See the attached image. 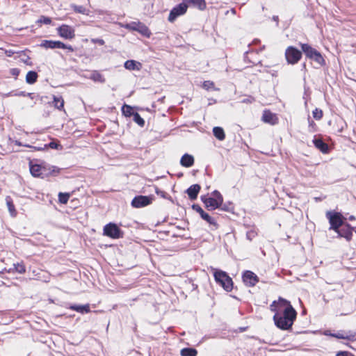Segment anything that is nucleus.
Instances as JSON below:
<instances>
[{
    "mask_svg": "<svg viewBox=\"0 0 356 356\" xmlns=\"http://www.w3.org/2000/svg\"><path fill=\"white\" fill-rule=\"evenodd\" d=\"M270 310L273 312V321L275 325L282 330L291 329L297 316V312L290 302L280 298L277 301H273L270 305Z\"/></svg>",
    "mask_w": 356,
    "mask_h": 356,
    "instance_id": "f257e3e1",
    "label": "nucleus"
},
{
    "mask_svg": "<svg viewBox=\"0 0 356 356\" xmlns=\"http://www.w3.org/2000/svg\"><path fill=\"white\" fill-rule=\"evenodd\" d=\"M213 276L216 282L225 291H231L232 290L233 281L226 272L214 269Z\"/></svg>",
    "mask_w": 356,
    "mask_h": 356,
    "instance_id": "f03ea898",
    "label": "nucleus"
},
{
    "mask_svg": "<svg viewBox=\"0 0 356 356\" xmlns=\"http://www.w3.org/2000/svg\"><path fill=\"white\" fill-rule=\"evenodd\" d=\"M201 199L206 208L209 210H214L219 208L223 202V197L218 191H214L212 193V197H207L202 196Z\"/></svg>",
    "mask_w": 356,
    "mask_h": 356,
    "instance_id": "7ed1b4c3",
    "label": "nucleus"
},
{
    "mask_svg": "<svg viewBox=\"0 0 356 356\" xmlns=\"http://www.w3.org/2000/svg\"><path fill=\"white\" fill-rule=\"evenodd\" d=\"M325 216L330 225L329 229H332L335 232L344 224V217L339 212L327 211L325 213Z\"/></svg>",
    "mask_w": 356,
    "mask_h": 356,
    "instance_id": "20e7f679",
    "label": "nucleus"
},
{
    "mask_svg": "<svg viewBox=\"0 0 356 356\" xmlns=\"http://www.w3.org/2000/svg\"><path fill=\"white\" fill-rule=\"evenodd\" d=\"M103 234L113 239L123 238L124 232L113 222L106 224L103 229Z\"/></svg>",
    "mask_w": 356,
    "mask_h": 356,
    "instance_id": "39448f33",
    "label": "nucleus"
},
{
    "mask_svg": "<svg viewBox=\"0 0 356 356\" xmlns=\"http://www.w3.org/2000/svg\"><path fill=\"white\" fill-rule=\"evenodd\" d=\"M285 57L289 64L294 65L302 58V52L298 49L290 46L285 51Z\"/></svg>",
    "mask_w": 356,
    "mask_h": 356,
    "instance_id": "423d86ee",
    "label": "nucleus"
},
{
    "mask_svg": "<svg viewBox=\"0 0 356 356\" xmlns=\"http://www.w3.org/2000/svg\"><path fill=\"white\" fill-rule=\"evenodd\" d=\"M58 32L59 35L67 40H72L74 38V29L71 26L66 24H63L62 26L58 28Z\"/></svg>",
    "mask_w": 356,
    "mask_h": 356,
    "instance_id": "0eeeda50",
    "label": "nucleus"
},
{
    "mask_svg": "<svg viewBox=\"0 0 356 356\" xmlns=\"http://www.w3.org/2000/svg\"><path fill=\"white\" fill-rule=\"evenodd\" d=\"M193 209L200 215L202 219L206 220L208 223H209L210 225L212 226V229H216L218 228V224L216 223L214 218H213L208 213L204 212V210L198 204H193Z\"/></svg>",
    "mask_w": 356,
    "mask_h": 356,
    "instance_id": "6e6552de",
    "label": "nucleus"
},
{
    "mask_svg": "<svg viewBox=\"0 0 356 356\" xmlns=\"http://www.w3.org/2000/svg\"><path fill=\"white\" fill-rule=\"evenodd\" d=\"M187 8V5L184 1L175 6L170 13L169 21H174L177 17L184 15L186 12Z\"/></svg>",
    "mask_w": 356,
    "mask_h": 356,
    "instance_id": "1a4fd4ad",
    "label": "nucleus"
},
{
    "mask_svg": "<svg viewBox=\"0 0 356 356\" xmlns=\"http://www.w3.org/2000/svg\"><path fill=\"white\" fill-rule=\"evenodd\" d=\"M353 227L349 224H343L338 230L335 232L338 234L339 237H343L346 239L347 241H350L353 236Z\"/></svg>",
    "mask_w": 356,
    "mask_h": 356,
    "instance_id": "9d476101",
    "label": "nucleus"
},
{
    "mask_svg": "<svg viewBox=\"0 0 356 356\" xmlns=\"http://www.w3.org/2000/svg\"><path fill=\"white\" fill-rule=\"evenodd\" d=\"M243 281L248 286H254L259 282L257 275L250 270H246L243 275Z\"/></svg>",
    "mask_w": 356,
    "mask_h": 356,
    "instance_id": "9b49d317",
    "label": "nucleus"
},
{
    "mask_svg": "<svg viewBox=\"0 0 356 356\" xmlns=\"http://www.w3.org/2000/svg\"><path fill=\"white\" fill-rule=\"evenodd\" d=\"M124 27L128 29L137 31L141 35L149 37L151 32L149 29L144 24H125Z\"/></svg>",
    "mask_w": 356,
    "mask_h": 356,
    "instance_id": "f8f14e48",
    "label": "nucleus"
},
{
    "mask_svg": "<svg viewBox=\"0 0 356 356\" xmlns=\"http://www.w3.org/2000/svg\"><path fill=\"white\" fill-rule=\"evenodd\" d=\"M152 202L151 197L148 196L139 195L135 197L131 202V205L135 208H141L149 205Z\"/></svg>",
    "mask_w": 356,
    "mask_h": 356,
    "instance_id": "ddd939ff",
    "label": "nucleus"
},
{
    "mask_svg": "<svg viewBox=\"0 0 356 356\" xmlns=\"http://www.w3.org/2000/svg\"><path fill=\"white\" fill-rule=\"evenodd\" d=\"M67 49L69 51L73 52L74 49L71 45H67L62 42L60 41H54V40H46V49Z\"/></svg>",
    "mask_w": 356,
    "mask_h": 356,
    "instance_id": "4468645a",
    "label": "nucleus"
},
{
    "mask_svg": "<svg viewBox=\"0 0 356 356\" xmlns=\"http://www.w3.org/2000/svg\"><path fill=\"white\" fill-rule=\"evenodd\" d=\"M262 120L270 124H275L277 122L276 115L270 111H264L262 115Z\"/></svg>",
    "mask_w": 356,
    "mask_h": 356,
    "instance_id": "2eb2a0df",
    "label": "nucleus"
},
{
    "mask_svg": "<svg viewBox=\"0 0 356 356\" xmlns=\"http://www.w3.org/2000/svg\"><path fill=\"white\" fill-rule=\"evenodd\" d=\"M186 5L188 6H193L199 8L200 10H204L206 8L205 0H183Z\"/></svg>",
    "mask_w": 356,
    "mask_h": 356,
    "instance_id": "dca6fc26",
    "label": "nucleus"
},
{
    "mask_svg": "<svg viewBox=\"0 0 356 356\" xmlns=\"http://www.w3.org/2000/svg\"><path fill=\"white\" fill-rule=\"evenodd\" d=\"M200 188H201L199 184H193L186 190V193L191 200H195L197 198Z\"/></svg>",
    "mask_w": 356,
    "mask_h": 356,
    "instance_id": "f3484780",
    "label": "nucleus"
},
{
    "mask_svg": "<svg viewBox=\"0 0 356 356\" xmlns=\"http://www.w3.org/2000/svg\"><path fill=\"white\" fill-rule=\"evenodd\" d=\"M44 168L38 164H34L33 161L30 162V172L33 177H40L43 173Z\"/></svg>",
    "mask_w": 356,
    "mask_h": 356,
    "instance_id": "a211bd4d",
    "label": "nucleus"
},
{
    "mask_svg": "<svg viewBox=\"0 0 356 356\" xmlns=\"http://www.w3.org/2000/svg\"><path fill=\"white\" fill-rule=\"evenodd\" d=\"M302 51L305 53L306 56L309 59H312V57L317 53V50L312 47L308 44H300Z\"/></svg>",
    "mask_w": 356,
    "mask_h": 356,
    "instance_id": "6ab92c4d",
    "label": "nucleus"
},
{
    "mask_svg": "<svg viewBox=\"0 0 356 356\" xmlns=\"http://www.w3.org/2000/svg\"><path fill=\"white\" fill-rule=\"evenodd\" d=\"M180 164L186 168L191 167L194 164V158L192 155L185 154L180 160Z\"/></svg>",
    "mask_w": 356,
    "mask_h": 356,
    "instance_id": "aec40b11",
    "label": "nucleus"
},
{
    "mask_svg": "<svg viewBox=\"0 0 356 356\" xmlns=\"http://www.w3.org/2000/svg\"><path fill=\"white\" fill-rule=\"evenodd\" d=\"M313 143L315 147L323 153H326L327 152L328 146L321 138H314L313 140Z\"/></svg>",
    "mask_w": 356,
    "mask_h": 356,
    "instance_id": "412c9836",
    "label": "nucleus"
},
{
    "mask_svg": "<svg viewBox=\"0 0 356 356\" xmlns=\"http://www.w3.org/2000/svg\"><path fill=\"white\" fill-rule=\"evenodd\" d=\"M69 309L81 314L88 313L90 311L88 304L84 305H72L69 307Z\"/></svg>",
    "mask_w": 356,
    "mask_h": 356,
    "instance_id": "4be33fe9",
    "label": "nucleus"
},
{
    "mask_svg": "<svg viewBox=\"0 0 356 356\" xmlns=\"http://www.w3.org/2000/svg\"><path fill=\"white\" fill-rule=\"evenodd\" d=\"M141 64L134 60H128L124 63V67L129 70H139Z\"/></svg>",
    "mask_w": 356,
    "mask_h": 356,
    "instance_id": "5701e85b",
    "label": "nucleus"
},
{
    "mask_svg": "<svg viewBox=\"0 0 356 356\" xmlns=\"http://www.w3.org/2000/svg\"><path fill=\"white\" fill-rule=\"evenodd\" d=\"M61 170V168L54 165L46 166V177H56L60 173Z\"/></svg>",
    "mask_w": 356,
    "mask_h": 356,
    "instance_id": "b1692460",
    "label": "nucleus"
},
{
    "mask_svg": "<svg viewBox=\"0 0 356 356\" xmlns=\"http://www.w3.org/2000/svg\"><path fill=\"white\" fill-rule=\"evenodd\" d=\"M52 104L58 110H63L64 106V100L61 96H53Z\"/></svg>",
    "mask_w": 356,
    "mask_h": 356,
    "instance_id": "393cba45",
    "label": "nucleus"
},
{
    "mask_svg": "<svg viewBox=\"0 0 356 356\" xmlns=\"http://www.w3.org/2000/svg\"><path fill=\"white\" fill-rule=\"evenodd\" d=\"M6 202L10 214L12 216H15L17 215V211L15 210V205L13 202L12 198L10 196H7L6 197Z\"/></svg>",
    "mask_w": 356,
    "mask_h": 356,
    "instance_id": "a878e982",
    "label": "nucleus"
},
{
    "mask_svg": "<svg viewBox=\"0 0 356 356\" xmlns=\"http://www.w3.org/2000/svg\"><path fill=\"white\" fill-rule=\"evenodd\" d=\"M89 78L95 82L104 83L105 78L104 76L97 71H94L91 73Z\"/></svg>",
    "mask_w": 356,
    "mask_h": 356,
    "instance_id": "bb28decb",
    "label": "nucleus"
},
{
    "mask_svg": "<svg viewBox=\"0 0 356 356\" xmlns=\"http://www.w3.org/2000/svg\"><path fill=\"white\" fill-rule=\"evenodd\" d=\"M213 133L214 136L220 140H222L225 138L224 130L221 127H215L213 129Z\"/></svg>",
    "mask_w": 356,
    "mask_h": 356,
    "instance_id": "cd10ccee",
    "label": "nucleus"
},
{
    "mask_svg": "<svg viewBox=\"0 0 356 356\" xmlns=\"http://www.w3.org/2000/svg\"><path fill=\"white\" fill-rule=\"evenodd\" d=\"M38 79V74L34 71H29L26 76V81L29 84L34 83Z\"/></svg>",
    "mask_w": 356,
    "mask_h": 356,
    "instance_id": "c85d7f7f",
    "label": "nucleus"
},
{
    "mask_svg": "<svg viewBox=\"0 0 356 356\" xmlns=\"http://www.w3.org/2000/svg\"><path fill=\"white\" fill-rule=\"evenodd\" d=\"M197 351L195 348H185L181 350V356H196Z\"/></svg>",
    "mask_w": 356,
    "mask_h": 356,
    "instance_id": "c756f323",
    "label": "nucleus"
},
{
    "mask_svg": "<svg viewBox=\"0 0 356 356\" xmlns=\"http://www.w3.org/2000/svg\"><path fill=\"white\" fill-rule=\"evenodd\" d=\"M311 60H314L321 66L325 65V59L319 51H317V53L312 57Z\"/></svg>",
    "mask_w": 356,
    "mask_h": 356,
    "instance_id": "7c9ffc66",
    "label": "nucleus"
},
{
    "mask_svg": "<svg viewBox=\"0 0 356 356\" xmlns=\"http://www.w3.org/2000/svg\"><path fill=\"white\" fill-rule=\"evenodd\" d=\"M202 88L207 90H213L215 91H219L220 89L218 88L215 87V84L211 81H205L202 83Z\"/></svg>",
    "mask_w": 356,
    "mask_h": 356,
    "instance_id": "2f4dec72",
    "label": "nucleus"
},
{
    "mask_svg": "<svg viewBox=\"0 0 356 356\" xmlns=\"http://www.w3.org/2000/svg\"><path fill=\"white\" fill-rule=\"evenodd\" d=\"M16 271L19 273H24L25 272V267L22 263H18L13 265V268H10L8 272Z\"/></svg>",
    "mask_w": 356,
    "mask_h": 356,
    "instance_id": "473e14b6",
    "label": "nucleus"
},
{
    "mask_svg": "<svg viewBox=\"0 0 356 356\" xmlns=\"http://www.w3.org/2000/svg\"><path fill=\"white\" fill-rule=\"evenodd\" d=\"M133 120L141 127L145 125V120L138 113H133Z\"/></svg>",
    "mask_w": 356,
    "mask_h": 356,
    "instance_id": "72a5a7b5",
    "label": "nucleus"
},
{
    "mask_svg": "<svg viewBox=\"0 0 356 356\" xmlns=\"http://www.w3.org/2000/svg\"><path fill=\"white\" fill-rule=\"evenodd\" d=\"M47 147H49V148L54 149H62V146L58 143V142L57 140H52L48 145L46 144V149Z\"/></svg>",
    "mask_w": 356,
    "mask_h": 356,
    "instance_id": "f704fd0d",
    "label": "nucleus"
},
{
    "mask_svg": "<svg viewBox=\"0 0 356 356\" xmlns=\"http://www.w3.org/2000/svg\"><path fill=\"white\" fill-rule=\"evenodd\" d=\"M69 198L70 195L68 193H59L58 194L59 202L62 204H66Z\"/></svg>",
    "mask_w": 356,
    "mask_h": 356,
    "instance_id": "c9c22d12",
    "label": "nucleus"
},
{
    "mask_svg": "<svg viewBox=\"0 0 356 356\" xmlns=\"http://www.w3.org/2000/svg\"><path fill=\"white\" fill-rule=\"evenodd\" d=\"M122 112L126 116H133V113H135L133 111L132 108L127 105H125L122 107Z\"/></svg>",
    "mask_w": 356,
    "mask_h": 356,
    "instance_id": "e433bc0d",
    "label": "nucleus"
},
{
    "mask_svg": "<svg viewBox=\"0 0 356 356\" xmlns=\"http://www.w3.org/2000/svg\"><path fill=\"white\" fill-rule=\"evenodd\" d=\"M332 336L335 337L337 339H348V340H355V335H345L343 334H336Z\"/></svg>",
    "mask_w": 356,
    "mask_h": 356,
    "instance_id": "4c0bfd02",
    "label": "nucleus"
},
{
    "mask_svg": "<svg viewBox=\"0 0 356 356\" xmlns=\"http://www.w3.org/2000/svg\"><path fill=\"white\" fill-rule=\"evenodd\" d=\"M19 58L23 63L27 65H31V62L29 61V57L26 56L24 52L22 51L19 54Z\"/></svg>",
    "mask_w": 356,
    "mask_h": 356,
    "instance_id": "58836bf2",
    "label": "nucleus"
},
{
    "mask_svg": "<svg viewBox=\"0 0 356 356\" xmlns=\"http://www.w3.org/2000/svg\"><path fill=\"white\" fill-rule=\"evenodd\" d=\"M312 114L313 117L317 120H321L323 117V111L322 110L318 108H316L315 110H314Z\"/></svg>",
    "mask_w": 356,
    "mask_h": 356,
    "instance_id": "ea45409f",
    "label": "nucleus"
},
{
    "mask_svg": "<svg viewBox=\"0 0 356 356\" xmlns=\"http://www.w3.org/2000/svg\"><path fill=\"white\" fill-rule=\"evenodd\" d=\"M73 8L74 11L79 13L84 14L86 11V9L82 6H73Z\"/></svg>",
    "mask_w": 356,
    "mask_h": 356,
    "instance_id": "a19ab883",
    "label": "nucleus"
},
{
    "mask_svg": "<svg viewBox=\"0 0 356 356\" xmlns=\"http://www.w3.org/2000/svg\"><path fill=\"white\" fill-rule=\"evenodd\" d=\"M257 235V233L254 230H250L246 234V237L248 240L251 241Z\"/></svg>",
    "mask_w": 356,
    "mask_h": 356,
    "instance_id": "79ce46f5",
    "label": "nucleus"
},
{
    "mask_svg": "<svg viewBox=\"0 0 356 356\" xmlns=\"http://www.w3.org/2000/svg\"><path fill=\"white\" fill-rule=\"evenodd\" d=\"M19 70L17 68H12L10 70V73L12 76H13L15 79L19 76Z\"/></svg>",
    "mask_w": 356,
    "mask_h": 356,
    "instance_id": "37998d69",
    "label": "nucleus"
},
{
    "mask_svg": "<svg viewBox=\"0 0 356 356\" xmlns=\"http://www.w3.org/2000/svg\"><path fill=\"white\" fill-rule=\"evenodd\" d=\"M254 102V98L251 96L241 100V102L244 103V104H252Z\"/></svg>",
    "mask_w": 356,
    "mask_h": 356,
    "instance_id": "c03bdc74",
    "label": "nucleus"
},
{
    "mask_svg": "<svg viewBox=\"0 0 356 356\" xmlns=\"http://www.w3.org/2000/svg\"><path fill=\"white\" fill-rule=\"evenodd\" d=\"M91 41L93 42V43H97L99 44V45H103L104 44V41L102 40V39H99V38H97V39H92Z\"/></svg>",
    "mask_w": 356,
    "mask_h": 356,
    "instance_id": "a18cd8bd",
    "label": "nucleus"
},
{
    "mask_svg": "<svg viewBox=\"0 0 356 356\" xmlns=\"http://www.w3.org/2000/svg\"><path fill=\"white\" fill-rule=\"evenodd\" d=\"M336 356H353L352 354L348 352H339Z\"/></svg>",
    "mask_w": 356,
    "mask_h": 356,
    "instance_id": "49530a36",
    "label": "nucleus"
},
{
    "mask_svg": "<svg viewBox=\"0 0 356 356\" xmlns=\"http://www.w3.org/2000/svg\"><path fill=\"white\" fill-rule=\"evenodd\" d=\"M308 122H309V126L310 127L314 128V127L316 126V124H315L313 120H311V118H310L309 116V118H308Z\"/></svg>",
    "mask_w": 356,
    "mask_h": 356,
    "instance_id": "de8ad7c7",
    "label": "nucleus"
},
{
    "mask_svg": "<svg viewBox=\"0 0 356 356\" xmlns=\"http://www.w3.org/2000/svg\"><path fill=\"white\" fill-rule=\"evenodd\" d=\"M15 52L14 51H12V50H6L5 51V54H6V56H13Z\"/></svg>",
    "mask_w": 356,
    "mask_h": 356,
    "instance_id": "09e8293b",
    "label": "nucleus"
},
{
    "mask_svg": "<svg viewBox=\"0 0 356 356\" xmlns=\"http://www.w3.org/2000/svg\"><path fill=\"white\" fill-rule=\"evenodd\" d=\"M229 13H231L232 15H234L235 14V10L234 9H231L230 10H227V14H229Z\"/></svg>",
    "mask_w": 356,
    "mask_h": 356,
    "instance_id": "8fccbe9b",
    "label": "nucleus"
},
{
    "mask_svg": "<svg viewBox=\"0 0 356 356\" xmlns=\"http://www.w3.org/2000/svg\"><path fill=\"white\" fill-rule=\"evenodd\" d=\"M273 21H278V17L277 16H273Z\"/></svg>",
    "mask_w": 356,
    "mask_h": 356,
    "instance_id": "3c124183",
    "label": "nucleus"
},
{
    "mask_svg": "<svg viewBox=\"0 0 356 356\" xmlns=\"http://www.w3.org/2000/svg\"><path fill=\"white\" fill-rule=\"evenodd\" d=\"M350 220H354L355 219L354 216H350L348 218Z\"/></svg>",
    "mask_w": 356,
    "mask_h": 356,
    "instance_id": "603ef678",
    "label": "nucleus"
},
{
    "mask_svg": "<svg viewBox=\"0 0 356 356\" xmlns=\"http://www.w3.org/2000/svg\"><path fill=\"white\" fill-rule=\"evenodd\" d=\"M46 22H51V19L48 17H46Z\"/></svg>",
    "mask_w": 356,
    "mask_h": 356,
    "instance_id": "864d4df0",
    "label": "nucleus"
},
{
    "mask_svg": "<svg viewBox=\"0 0 356 356\" xmlns=\"http://www.w3.org/2000/svg\"><path fill=\"white\" fill-rule=\"evenodd\" d=\"M353 230L356 233V227H353Z\"/></svg>",
    "mask_w": 356,
    "mask_h": 356,
    "instance_id": "5fc2aeb1",
    "label": "nucleus"
},
{
    "mask_svg": "<svg viewBox=\"0 0 356 356\" xmlns=\"http://www.w3.org/2000/svg\"><path fill=\"white\" fill-rule=\"evenodd\" d=\"M351 335H355V339H356V334H352Z\"/></svg>",
    "mask_w": 356,
    "mask_h": 356,
    "instance_id": "6e6d98bb",
    "label": "nucleus"
}]
</instances>
